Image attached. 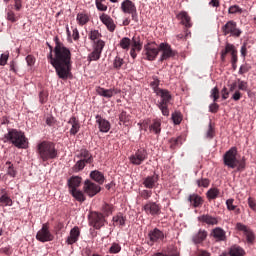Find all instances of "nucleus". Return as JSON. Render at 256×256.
<instances>
[{"instance_id":"obj_63","label":"nucleus","mask_w":256,"mask_h":256,"mask_svg":"<svg viewBox=\"0 0 256 256\" xmlns=\"http://www.w3.org/2000/svg\"><path fill=\"white\" fill-rule=\"evenodd\" d=\"M49 97V93H47V91L42 90L39 93V102L43 105L45 104V102L47 101V98Z\"/></svg>"},{"instance_id":"obj_47","label":"nucleus","mask_w":256,"mask_h":256,"mask_svg":"<svg viewBox=\"0 0 256 256\" xmlns=\"http://www.w3.org/2000/svg\"><path fill=\"white\" fill-rule=\"evenodd\" d=\"M119 45L121 49H124L125 51H129V48L131 47V39L128 37H124L120 40Z\"/></svg>"},{"instance_id":"obj_11","label":"nucleus","mask_w":256,"mask_h":256,"mask_svg":"<svg viewBox=\"0 0 256 256\" xmlns=\"http://www.w3.org/2000/svg\"><path fill=\"white\" fill-rule=\"evenodd\" d=\"M89 225L94 227V229H101L105 225V216L103 213L91 212L89 214Z\"/></svg>"},{"instance_id":"obj_54","label":"nucleus","mask_w":256,"mask_h":256,"mask_svg":"<svg viewBox=\"0 0 256 256\" xmlns=\"http://www.w3.org/2000/svg\"><path fill=\"white\" fill-rule=\"evenodd\" d=\"M88 37L95 43L101 39V33H99V30H92L90 31Z\"/></svg>"},{"instance_id":"obj_18","label":"nucleus","mask_w":256,"mask_h":256,"mask_svg":"<svg viewBox=\"0 0 256 256\" xmlns=\"http://www.w3.org/2000/svg\"><path fill=\"white\" fill-rule=\"evenodd\" d=\"M236 229L238 231H242L244 233L247 243H250V244L254 243L255 234L253 233V231L251 229H249V227H247L243 223H237L236 224Z\"/></svg>"},{"instance_id":"obj_57","label":"nucleus","mask_w":256,"mask_h":256,"mask_svg":"<svg viewBox=\"0 0 256 256\" xmlns=\"http://www.w3.org/2000/svg\"><path fill=\"white\" fill-rule=\"evenodd\" d=\"M101 59V52H98L97 50H93L88 55V61H99Z\"/></svg>"},{"instance_id":"obj_32","label":"nucleus","mask_w":256,"mask_h":256,"mask_svg":"<svg viewBox=\"0 0 256 256\" xmlns=\"http://www.w3.org/2000/svg\"><path fill=\"white\" fill-rule=\"evenodd\" d=\"M143 39V35L137 34H135L132 38V47H134V49H136L138 52L141 51V49H143Z\"/></svg>"},{"instance_id":"obj_33","label":"nucleus","mask_w":256,"mask_h":256,"mask_svg":"<svg viewBox=\"0 0 256 256\" xmlns=\"http://www.w3.org/2000/svg\"><path fill=\"white\" fill-rule=\"evenodd\" d=\"M150 133H154L155 135L161 134V120L153 119L152 123L149 126Z\"/></svg>"},{"instance_id":"obj_5","label":"nucleus","mask_w":256,"mask_h":256,"mask_svg":"<svg viewBox=\"0 0 256 256\" xmlns=\"http://www.w3.org/2000/svg\"><path fill=\"white\" fill-rule=\"evenodd\" d=\"M156 95L160 97V100L157 102L158 109H160L164 117H169V104L173 99V96H171V92H169V90L167 89H162L159 90V92L156 93Z\"/></svg>"},{"instance_id":"obj_53","label":"nucleus","mask_w":256,"mask_h":256,"mask_svg":"<svg viewBox=\"0 0 256 256\" xmlns=\"http://www.w3.org/2000/svg\"><path fill=\"white\" fill-rule=\"evenodd\" d=\"M12 1L14 3V9L15 11H21L23 9V0H3L4 3H9Z\"/></svg>"},{"instance_id":"obj_55","label":"nucleus","mask_w":256,"mask_h":256,"mask_svg":"<svg viewBox=\"0 0 256 256\" xmlns=\"http://www.w3.org/2000/svg\"><path fill=\"white\" fill-rule=\"evenodd\" d=\"M6 165L8 166L7 175H9L10 177H16L17 170H15L13 163H11V161H7Z\"/></svg>"},{"instance_id":"obj_51","label":"nucleus","mask_w":256,"mask_h":256,"mask_svg":"<svg viewBox=\"0 0 256 256\" xmlns=\"http://www.w3.org/2000/svg\"><path fill=\"white\" fill-rule=\"evenodd\" d=\"M235 202L234 199H228L226 201V206H227V209L228 211H236L237 214L241 213V209H237V206L236 205H233V203Z\"/></svg>"},{"instance_id":"obj_37","label":"nucleus","mask_w":256,"mask_h":256,"mask_svg":"<svg viewBox=\"0 0 256 256\" xmlns=\"http://www.w3.org/2000/svg\"><path fill=\"white\" fill-rule=\"evenodd\" d=\"M6 19L7 21H10V23H17L19 21L20 16L13 11V7L8 8L6 10Z\"/></svg>"},{"instance_id":"obj_28","label":"nucleus","mask_w":256,"mask_h":256,"mask_svg":"<svg viewBox=\"0 0 256 256\" xmlns=\"http://www.w3.org/2000/svg\"><path fill=\"white\" fill-rule=\"evenodd\" d=\"M76 21L80 27H83L84 25H87L89 21H91V16H89V13L87 12H79L76 16Z\"/></svg>"},{"instance_id":"obj_44","label":"nucleus","mask_w":256,"mask_h":256,"mask_svg":"<svg viewBox=\"0 0 256 256\" xmlns=\"http://www.w3.org/2000/svg\"><path fill=\"white\" fill-rule=\"evenodd\" d=\"M228 13L229 15H236V13L241 15V13H247V10H243L239 5H232L228 9Z\"/></svg>"},{"instance_id":"obj_24","label":"nucleus","mask_w":256,"mask_h":256,"mask_svg":"<svg viewBox=\"0 0 256 256\" xmlns=\"http://www.w3.org/2000/svg\"><path fill=\"white\" fill-rule=\"evenodd\" d=\"M67 123L71 125L70 135L75 136L81 130V123H79L77 117L72 116Z\"/></svg>"},{"instance_id":"obj_58","label":"nucleus","mask_w":256,"mask_h":256,"mask_svg":"<svg viewBox=\"0 0 256 256\" xmlns=\"http://www.w3.org/2000/svg\"><path fill=\"white\" fill-rule=\"evenodd\" d=\"M239 91H249V84L245 80L238 79Z\"/></svg>"},{"instance_id":"obj_12","label":"nucleus","mask_w":256,"mask_h":256,"mask_svg":"<svg viewBox=\"0 0 256 256\" xmlns=\"http://www.w3.org/2000/svg\"><path fill=\"white\" fill-rule=\"evenodd\" d=\"M162 52L159 61L163 63V61H167L171 59V57H175V51L171 48L169 43L162 42L158 46V53Z\"/></svg>"},{"instance_id":"obj_30","label":"nucleus","mask_w":256,"mask_h":256,"mask_svg":"<svg viewBox=\"0 0 256 256\" xmlns=\"http://www.w3.org/2000/svg\"><path fill=\"white\" fill-rule=\"evenodd\" d=\"M90 179L98 183V185H103V183H105V176L99 170L91 171Z\"/></svg>"},{"instance_id":"obj_50","label":"nucleus","mask_w":256,"mask_h":256,"mask_svg":"<svg viewBox=\"0 0 256 256\" xmlns=\"http://www.w3.org/2000/svg\"><path fill=\"white\" fill-rule=\"evenodd\" d=\"M120 123L127 125L131 121V115H129L126 111H122L119 115Z\"/></svg>"},{"instance_id":"obj_52","label":"nucleus","mask_w":256,"mask_h":256,"mask_svg":"<svg viewBox=\"0 0 256 256\" xmlns=\"http://www.w3.org/2000/svg\"><path fill=\"white\" fill-rule=\"evenodd\" d=\"M172 121L174 125H181V122L183 121V116L181 115V112H174L172 113Z\"/></svg>"},{"instance_id":"obj_31","label":"nucleus","mask_w":256,"mask_h":256,"mask_svg":"<svg viewBox=\"0 0 256 256\" xmlns=\"http://www.w3.org/2000/svg\"><path fill=\"white\" fill-rule=\"evenodd\" d=\"M188 201L194 208L201 207V205H203V198L198 194H191L188 197Z\"/></svg>"},{"instance_id":"obj_38","label":"nucleus","mask_w":256,"mask_h":256,"mask_svg":"<svg viewBox=\"0 0 256 256\" xmlns=\"http://www.w3.org/2000/svg\"><path fill=\"white\" fill-rule=\"evenodd\" d=\"M112 65L115 71H121V69H123V65H125V60L118 55L114 58Z\"/></svg>"},{"instance_id":"obj_39","label":"nucleus","mask_w":256,"mask_h":256,"mask_svg":"<svg viewBox=\"0 0 256 256\" xmlns=\"http://www.w3.org/2000/svg\"><path fill=\"white\" fill-rule=\"evenodd\" d=\"M13 200L9 195H1L0 197V207H12Z\"/></svg>"},{"instance_id":"obj_13","label":"nucleus","mask_w":256,"mask_h":256,"mask_svg":"<svg viewBox=\"0 0 256 256\" xmlns=\"http://www.w3.org/2000/svg\"><path fill=\"white\" fill-rule=\"evenodd\" d=\"M148 245L153 247L155 243H161L165 241V233L161 231L159 228H154L148 232Z\"/></svg>"},{"instance_id":"obj_62","label":"nucleus","mask_w":256,"mask_h":256,"mask_svg":"<svg viewBox=\"0 0 256 256\" xmlns=\"http://www.w3.org/2000/svg\"><path fill=\"white\" fill-rule=\"evenodd\" d=\"M190 35H191V32H188V30H185L184 34L181 33L176 35V39L177 41H187Z\"/></svg>"},{"instance_id":"obj_10","label":"nucleus","mask_w":256,"mask_h":256,"mask_svg":"<svg viewBox=\"0 0 256 256\" xmlns=\"http://www.w3.org/2000/svg\"><path fill=\"white\" fill-rule=\"evenodd\" d=\"M36 239L37 241H40V243H48L55 239V235L49 230V223H44L42 225V228L36 234Z\"/></svg>"},{"instance_id":"obj_15","label":"nucleus","mask_w":256,"mask_h":256,"mask_svg":"<svg viewBox=\"0 0 256 256\" xmlns=\"http://www.w3.org/2000/svg\"><path fill=\"white\" fill-rule=\"evenodd\" d=\"M147 157H148L147 150L139 149L135 152V154L129 157V160H130V163H132V165H141L143 161H146Z\"/></svg>"},{"instance_id":"obj_49","label":"nucleus","mask_w":256,"mask_h":256,"mask_svg":"<svg viewBox=\"0 0 256 256\" xmlns=\"http://www.w3.org/2000/svg\"><path fill=\"white\" fill-rule=\"evenodd\" d=\"M102 213L104 217H109V215L113 214V205L105 203L102 206Z\"/></svg>"},{"instance_id":"obj_48","label":"nucleus","mask_w":256,"mask_h":256,"mask_svg":"<svg viewBox=\"0 0 256 256\" xmlns=\"http://www.w3.org/2000/svg\"><path fill=\"white\" fill-rule=\"evenodd\" d=\"M113 221L114 223H116V225H120V227H125V222L127 221V218H125L123 214H118L113 217Z\"/></svg>"},{"instance_id":"obj_4","label":"nucleus","mask_w":256,"mask_h":256,"mask_svg":"<svg viewBox=\"0 0 256 256\" xmlns=\"http://www.w3.org/2000/svg\"><path fill=\"white\" fill-rule=\"evenodd\" d=\"M4 141H10L14 147L17 149H27V137H25V133L22 131H18L17 129H10L8 133L4 135Z\"/></svg>"},{"instance_id":"obj_35","label":"nucleus","mask_w":256,"mask_h":256,"mask_svg":"<svg viewBox=\"0 0 256 256\" xmlns=\"http://www.w3.org/2000/svg\"><path fill=\"white\" fill-rule=\"evenodd\" d=\"M81 181H82L81 177H79V176H72L68 180L69 191H71V189H77V187H80L81 186Z\"/></svg>"},{"instance_id":"obj_64","label":"nucleus","mask_w":256,"mask_h":256,"mask_svg":"<svg viewBox=\"0 0 256 256\" xmlns=\"http://www.w3.org/2000/svg\"><path fill=\"white\" fill-rule=\"evenodd\" d=\"M151 195H153V191H151V190L140 191V197H142V199L147 200L151 197Z\"/></svg>"},{"instance_id":"obj_20","label":"nucleus","mask_w":256,"mask_h":256,"mask_svg":"<svg viewBox=\"0 0 256 256\" xmlns=\"http://www.w3.org/2000/svg\"><path fill=\"white\" fill-rule=\"evenodd\" d=\"M198 221L203 225H208L210 227H213L215 225H219L220 219L219 217H215L210 214H203L198 217Z\"/></svg>"},{"instance_id":"obj_40","label":"nucleus","mask_w":256,"mask_h":256,"mask_svg":"<svg viewBox=\"0 0 256 256\" xmlns=\"http://www.w3.org/2000/svg\"><path fill=\"white\" fill-rule=\"evenodd\" d=\"M161 81L159 80V77L152 76V82H150V87L153 89L154 93H159V91H163V89L159 88V84Z\"/></svg>"},{"instance_id":"obj_41","label":"nucleus","mask_w":256,"mask_h":256,"mask_svg":"<svg viewBox=\"0 0 256 256\" xmlns=\"http://www.w3.org/2000/svg\"><path fill=\"white\" fill-rule=\"evenodd\" d=\"M171 149H176V147H180L183 145V136L173 137L169 140Z\"/></svg>"},{"instance_id":"obj_21","label":"nucleus","mask_w":256,"mask_h":256,"mask_svg":"<svg viewBox=\"0 0 256 256\" xmlns=\"http://www.w3.org/2000/svg\"><path fill=\"white\" fill-rule=\"evenodd\" d=\"M176 18L178 21H180L181 25H184L186 29H191L193 27V23L191 22V16H189V13L185 11H181L176 15Z\"/></svg>"},{"instance_id":"obj_25","label":"nucleus","mask_w":256,"mask_h":256,"mask_svg":"<svg viewBox=\"0 0 256 256\" xmlns=\"http://www.w3.org/2000/svg\"><path fill=\"white\" fill-rule=\"evenodd\" d=\"M97 95H100V97H105L106 99H111L113 95H117V90L115 89H105L101 86H98L96 88Z\"/></svg>"},{"instance_id":"obj_9","label":"nucleus","mask_w":256,"mask_h":256,"mask_svg":"<svg viewBox=\"0 0 256 256\" xmlns=\"http://www.w3.org/2000/svg\"><path fill=\"white\" fill-rule=\"evenodd\" d=\"M221 31L224 36L230 35V37H241V29L237 28V22L234 20H229L224 26H222Z\"/></svg>"},{"instance_id":"obj_3","label":"nucleus","mask_w":256,"mask_h":256,"mask_svg":"<svg viewBox=\"0 0 256 256\" xmlns=\"http://www.w3.org/2000/svg\"><path fill=\"white\" fill-rule=\"evenodd\" d=\"M237 147H231L223 155V163L228 169H237V171H245V157L241 160L237 158Z\"/></svg>"},{"instance_id":"obj_59","label":"nucleus","mask_w":256,"mask_h":256,"mask_svg":"<svg viewBox=\"0 0 256 256\" xmlns=\"http://www.w3.org/2000/svg\"><path fill=\"white\" fill-rule=\"evenodd\" d=\"M210 97L211 99H213L214 103H217V101L219 100V88L214 87L210 92Z\"/></svg>"},{"instance_id":"obj_2","label":"nucleus","mask_w":256,"mask_h":256,"mask_svg":"<svg viewBox=\"0 0 256 256\" xmlns=\"http://www.w3.org/2000/svg\"><path fill=\"white\" fill-rule=\"evenodd\" d=\"M36 153L38 155V159L43 161V163L53 161V159H57V157H59V150H57L55 143L47 140L37 144Z\"/></svg>"},{"instance_id":"obj_42","label":"nucleus","mask_w":256,"mask_h":256,"mask_svg":"<svg viewBox=\"0 0 256 256\" xmlns=\"http://www.w3.org/2000/svg\"><path fill=\"white\" fill-rule=\"evenodd\" d=\"M220 193L221 192L219 191V189L210 188L206 193V197L209 201H213L214 199H217V197H219Z\"/></svg>"},{"instance_id":"obj_23","label":"nucleus","mask_w":256,"mask_h":256,"mask_svg":"<svg viewBox=\"0 0 256 256\" xmlns=\"http://www.w3.org/2000/svg\"><path fill=\"white\" fill-rule=\"evenodd\" d=\"M76 157H77V159H82V161L89 163V165H91V163H93V154H91V152H89V150H87L85 148L80 149L78 151Z\"/></svg>"},{"instance_id":"obj_45","label":"nucleus","mask_w":256,"mask_h":256,"mask_svg":"<svg viewBox=\"0 0 256 256\" xmlns=\"http://www.w3.org/2000/svg\"><path fill=\"white\" fill-rule=\"evenodd\" d=\"M96 9L105 12L108 9L107 0H95Z\"/></svg>"},{"instance_id":"obj_61","label":"nucleus","mask_w":256,"mask_h":256,"mask_svg":"<svg viewBox=\"0 0 256 256\" xmlns=\"http://www.w3.org/2000/svg\"><path fill=\"white\" fill-rule=\"evenodd\" d=\"M196 183H197L198 187L207 188V187H209L211 182L207 178H202V179L197 180Z\"/></svg>"},{"instance_id":"obj_7","label":"nucleus","mask_w":256,"mask_h":256,"mask_svg":"<svg viewBox=\"0 0 256 256\" xmlns=\"http://www.w3.org/2000/svg\"><path fill=\"white\" fill-rule=\"evenodd\" d=\"M159 55V46L155 42H148L144 45V49L142 51L143 59L146 61H155L157 56Z\"/></svg>"},{"instance_id":"obj_29","label":"nucleus","mask_w":256,"mask_h":256,"mask_svg":"<svg viewBox=\"0 0 256 256\" xmlns=\"http://www.w3.org/2000/svg\"><path fill=\"white\" fill-rule=\"evenodd\" d=\"M207 235L208 233L206 230H199L198 233L192 237V241L195 245H199L207 239Z\"/></svg>"},{"instance_id":"obj_46","label":"nucleus","mask_w":256,"mask_h":256,"mask_svg":"<svg viewBox=\"0 0 256 256\" xmlns=\"http://www.w3.org/2000/svg\"><path fill=\"white\" fill-rule=\"evenodd\" d=\"M108 253L112 255H117V253H121V244L113 242L108 250Z\"/></svg>"},{"instance_id":"obj_14","label":"nucleus","mask_w":256,"mask_h":256,"mask_svg":"<svg viewBox=\"0 0 256 256\" xmlns=\"http://www.w3.org/2000/svg\"><path fill=\"white\" fill-rule=\"evenodd\" d=\"M83 192L88 195V197H95L97 193H101V186L87 179L84 181Z\"/></svg>"},{"instance_id":"obj_22","label":"nucleus","mask_w":256,"mask_h":256,"mask_svg":"<svg viewBox=\"0 0 256 256\" xmlns=\"http://www.w3.org/2000/svg\"><path fill=\"white\" fill-rule=\"evenodd\" d=\"M80 236L81 230H79V227L75 226L70 230V234L66 239L67 245H74V243H77V241H79Z\"/></svg>"},{"instance_id":"obj_16","label":"nucleus","mask_w":256,"mask_h":256,"mask_svg":"<svg viewBox=\"0 0 256 256\" xmlns=\"http://www.w3.org/2000/svg\"><path fill=\"white\" fill-rule=\"evenodd\" d=\"M143 210L145 211L146 215H152V217L161 215V205L157 204L156 202L149 201L143 206Z\"/></svg>"},{"instance_id":"obj_36","label":"nucleus","mask_w":256,"mask_h":256,"mask_svg":"<svg viewBox=\"0 0 256 256\" xmlns=\"http://www.w3.org/2000/svg\"><path fill=\"white\" fill-rule=\"evenodd\" d=\"M69 193L74 197V199H76V201H79V203H83L86 199L83 191L79 189H70Z\"/></svg>"},{"instance_id":"obj_34","label":"nucleus","mask_w":256,"mask_h":256,"mask_svg":"<svg viewBox=\"0 0 256 256\" xmlns=\"http://www.w3.org/2000/svg\"><path fill=\"white\" fill-rule=\"evenodd\" d=\"M228 255H230V256H245V250L239 245H233L229 248Z\"/></svg>"},{"instance_id":"obj_26","label":"nucleus","mask_w":256,"mask_h":256,"mask_svg":"<svg viewBox=\"0 0 256 256\" xmlns=\"http://www.w3.org/2000/svg\"><path fill=\"white\" fill-rule=\"evenodd\" d=\"M212 237L217 241H227V232L221 227H216L212 230Z\"/></svg>"},{"instance_id":"obj_1","label":"nucleus","mask_w":256,"mask_h":256,"mask_svg":"<svg viewBox=\"0 0 256 256\" xmlns=\"http://www.w3.org/2000/svg\"><path fill=\"white\" fill-rule=\"evenodd\" d=\"M54 42V57L53 54L49 53L48 59L52 67H54L59 79L67 81L68 77H71V50L65 47V44L59 40V36L54 37Z\"/></svg>"},{"instance_id":"obj_8","label":"nucleus","mask_w":256,"mask_h":256,"mask_svg":"<svg viewBox=\"0 0 256 256\" xmlns=\"http://www.w3.org/2000/svg\"><path fill=\"white\" fill-rule=\"evenodd\" d=\"M121 10L123 13H128V15H131L132 21L134 23H139V14L137 13V6H135V3L131 0H124L121 3Z\"/></svg>"},{"instance_id":"obj_19","label":"nucleus","mask_w":256,"mask_h":256,"mask_svg":"<svg viewBox=\"0 0 256 256\" xmlns=\"http://www.w3.org/2000/svg\"><path fill=\"white\" fill-rule=\"evenodd\" d=\"M99 19L101 23H103V25H105V27L108 29V31H110V33H113L115 29H117V25H115V21L113 20V18H111V16H109V14L102 13L99 16Z\"/></svg>"},{"instance_id":"obj_27","label":"nucleus","mask_w":256,"mask_h":256,"mask_svg":"<svg viewBox=\"0 0 256 256\" xmlns=\"http://www.w3.org/2000/svg\"><path fill=\"white\" fill-rule=\"evenodd\" d=\"M157 181H159V175L154 174L146 177L143 181V185L146 187V189H153L155 185H157Z\"/></svg>"},{"instance_id":"obj_6","label":"nucleus","mask_w":256,"mask_h":256,"mask_svg":"<svg viewBox=\"0 0 256 256\" xmlns=\"http://www.w3.org/2000/svg\"><path fill=\"white\" fill-rule=\"evenodd\" d=\"M230 53L231 55V64L233 69H237V61H239V58L237 56V48H235V45L231 43H226L225 48L221 51V62L225 63L227 59V54Z\"/></svg>"},{"instance_id":"obj_60","label":"nucleus","mask_w":256,"mask_h":256,"mask_svg":"<svg viewBox=\"0 0 256 256\" xmlns=\"http://www.w3.org/2000/svg\"><path fill=\"white\" fill-rule=\"evenodd\" d=\"M206 137H207V139H213V137H215V127L211 123L208 126V130L206 132Z\"/></svg>"},{"instance_id":"obj_56","label":"nucleus","mask_w":256,"mask_h":256,"mask_svg":"<svg viewBox=\"0 0 256 256\" xmlns=\"http://www.w3.org/2000/svg\"><path fill=\"white\" fill-rule=\"evenodd\" d=\"M105 47V41L97 40L94 42V51H98V53H103V48Z\"/></svg>"},{"instance_id":"obj_43","label":"nucleus","mask_w":256,"mask_h":256,"mask_svg":"<svg viewBox=\"0 0 256 256\" xmlns=\"http://www.w3.org/2000/svg\"><path fill=\"white\" fill-rule=\"evenodd\" d=\"M86 165H89V163L80 159L75 163V165L73 166L72 169H73L74 173H79V171H83L85 169Z\"/></svg>"},{"instance_id":"obj_17","label":"nucleus","mask_w":256,"mask_h":256,"mask_svg":"<svg viewBox=\"0 0 256 256\" xmlns=\"http://www.w3.org/2000/svg\"><path fill=\"white\" fill-rule=\"evenodd\" d=\"M95 119L96 125H98L100 133H109V131H111V122H109L107 119L103 118L99 114L95 116Z\"/></svg>"}]
</instances>
